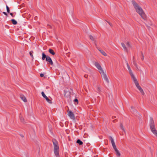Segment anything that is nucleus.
Listing matches in <instances>:
<instances>
[{"instance_id":"nucleus-1","label":"nucleus","mask_w":157,"mask_h":157,"mask_svg":"<svg viewBox=\"0 0 157 157\" xmlns=\"http://www.w3.org/2000/svg\"><path fill=\"white\" fill-rule=\"evenodd\" d=\"M132 2L136 11L141 16L144 20H147V17L141 7L135 0H132Z\"/></svg>"},{"instance_id":"nucleus-2","label":"nucleus","mask_w":157,"mask_h":157,"mask_svg":"<svg viewBox=\"0 0 157 157\" xmlns=\"http://www.w3.org/2000/svg\"><path fill=\"white\" fill-rule=\"evenodd\" d=\"M149 126L151 131L157 137V130H156L154 121L152 117L150 118Z\"/></svg>"},{"instance_id":"nucleus-3","label":"nucleus","mask_w":157,"mask_h":157,"mask_svg":"<svg viewBox=\"0 0 157 157\" xmlns=\"http://www.w3.org/2000/svg\"><path fill=\"white\" fill-rule=\"evenodd\" d=\"M52 141L54 145V153L56 157H59V147L58 142L55 139L53 140Z\"/></svg>"},{"instance_id":"nucleus-4","label":"nucleus","mask_w":157,"mask_h":157,"mask_svg":"<svg viewBox=\"0 0 157 157\" xmlns=\"http://www.w3.org/2000/svg\"><path fill=\"white\" fill-rule=\"evenodd\" d=\"M64 96L65 97H66L67 98H68V101L69 103H71V92L69 91H65Z\"/></svg>"},{"instance_id":"nucleus-5","label":"nucleus","mask_w":157,"mask_h":157,"mask_svg":"<svg viewBox=\"0 0 157 157\" xmlns=\"http://www.w3.org/2000/svg\"><path fill=\"white\" fill-rule=\"evenodd\" d=\"M94 65L95 67L99 70H100L99 71L101 75V73L103 72L104 71L103 70L102 68H101V66L97 62H95L94 63Z\"/></svg>"},{"instance_id":"nucleus-6","label":"nucleus","mask_w":157,"mask_h":157,"mask_svg":"<svg viewBox=\"0 0 157 157\" xmlns=\"http://www.w3.org/2000/svg\"><path fill=\"white\" fill-rule=\"evenodd\" d=\"M46 61L47 62L48 64L51 65L52 66L54 65L52 59L49 56L47 58L45 59Z\"/></svg>"},{"instance_id":"nucleus-7","label":"nucleus","mask_w":157,"mask_h":157,"mask_svg":"<svg viewBox=\"0 0 157 157\" xmlns=\"http://www.w3.org/2000/svg\"><path fill=\"white\" fill-rule=\"evenodd\" d=\"M41 94L42 96L46 99V101L49 103H52V101L45 94L43 91L42 92Z\"/></svg>"},{"instance_id":"nucleus-8","label":"nucleus","mask_w":157,"mask_h":157,"mask_svg":"<svg viewBox=\"0 0 157 157\" xmlns=\"http://www.w3.org/2000/svg\"><path fill=\"white\" fill-rule=\"evenodd\" d=\"M68 115L71 119L73 120H75V119L74 114L71 111H68Z\"/></svg>"},{"instance_id":"nucleus-9","label":"nucleus","mask_w":157,"mask_h":157,"mask_svg":"<svg viewBox=\"0 0 157 157\" xmlns=\"http://www.w3.org/2000/svg\"><path fill=\"white\" fill-rule=\"evenodd\" d=\"M101 74L103 77L104 79L107 82V83H109V80L106 74L104 72L102 73Z\"/></svg>"},{"instance_id":"nucleus-10","label":"nucleus","mask_w":157,"mask_h":157,"mask_svg":"<svg viewBox=\"0 0 157 157\" xmlns=\"http://www.w3.org/2000/svg\"><path fill=\"white\" fill-rule=\"evenodd\" d=\"M42 59L43 60H44L45 59H46L47 58L48 56H48L46 55L45 54L44 52H42Z\"/></svg>"},{"instance_id":"nucleus-11","label":"nucleus","mask_w":157,"mask_h":157,"mask_svg":"<svg viewBox=\"0 0 157 157\" xmlns=\"http://www.w3.org/2000/svg\"><path fill=\"white\" fill-rule=\"evenodd\" d=\"M19 118L20 120L21 121L22 123L24 124H25L26 123V122L24 121V118L23 117H22L21 115V114H20V115L19 116Z\"/></svg>"},{"instance_id":"nucleus-12","label":"nucleus","mask_w":157,"mask_h":157,"mask_svg":"<svg viewBox=\"0 0 157 157\" xmlns=\"http://www.w3.org/2000/svg\"><path fill=\"white\" fill-rule=\"evenodd\" d=\"M48 52L52 55H54L55 54V53L54 51L52 49L49 48L48 50Z\"/></svg>"},{"instance_id":"nucleus-13","label":"nucleus","mask_w":157,"mask_h":157,"mask_svg":"<svg viewBox=\"0 0 157 157\" xmlns=\"http://www.w3.org/2000/svg\"><path fill=\"white\" fill-rule=\"evenodd\" d=\"M20 98L24 102H26L27 101V100L26 98L24 95H21Z\"/></svg>"},{"instance_id":"nucleus-14","label":"nucleus","mask_w":157,"mask_h":157,"mask_svg":"<svg viewBox=\"0 0 157 157\" xmlns=\"http://www.w3.org/2000/svg\"><path fill=\"white\" fill-rule=\"evenodd\" d=\"M76 143L79 144V145H82L83 144V142L80 139H77Z\"/></svg>"},{"instance_id":"nucleus-15","label":"nucleus","mask_w":157,"mask_h":157,"mask_svg":"<svg viewBox=\"0 0 157 157\" xmlns=\"http://www.w3.org/2000/svg\"><path fill=\"white\" fill-rule=\"evenodd\" d=\"M138 89L140 90V92L141 93V94L142 95H144V92L142 88L141 87V86H140Z\"/></svg>"},{"instance_id":"nucleus-16","label":"nucleus","mask_w":157,"mask_h":157,"mask_svg":"<svg viewBox=\"0 0 157 157\" xmlns=\"http://www.w3.org/2000/svg\"><path fill=\"white\" fill-rule=\"evenodd\" d=\"M115 151L116 152V154L117 155V157H120V156H121V154L120 152L118 151V150L117 149V150Z\"/></svg>"},{"instance_id":"nucleus-17","label":"nucleus","mask_w":157,"mask_h":157,"mask_svg":"<svg viewBox=\"0 0 157 157\" xmlns=\"http://www.w3.org/2000/svg\"><path fill=\"white\" fill-rule=\"evenodd\" d=\"M121 44L122 47H123L124 49V50L126 52H127V49L125 44L124 43H121Z\"/></svg>"},{"instance_id":"nucleus-18","label":"nucleus","mask_w":157,"mask_h":157,"mask_svg":"<svg viewBox=\"0 0 157 157\" xmlns=\"http://www.w3.org/2000/svg\"><path fill=\"white\" fill-rule=\"evenodd\" d=\"M11 21L13 25H16L17 23V21L14 19H11Z\"/></svg>"},{"instance_id":"nucleus-19","label":"nucleus","mask_w":157,"mask_h":157,"mask_svg":"<svg viewBox=\"0 0 157 157\" xmlns=\"http://www.w3.org/2000/svg\"><path fill=\"white\" fill-rule=\"evenodd\" d=\"M104 56H106L107 54L105 53V52L102 50H98Z\"/></svg>"},{"instance_id":"nucleus-20","label":"nucleus","mask_w":157,"mask_h":157,"mask_svg":"<svg viewBox=\"0 0 157 157\" xmlns=\"http://www.w3.org/2000/svg\"><path fill=\"white\" fill-rule=\"evenodd\" d=\"M89 38L92 41H94L95 42L96 41V39L91 35L89 36Z\"/></svg>"},{"instance_id":"nucleus-21","label":"nucleus","mask_w":157,"mask_h":157,"mask_svg":"<svg viewBox=\"0 0 157 157\" xmlns=\"http://www.w3.org/2000/svg\"><path fill=\"white\" fill-rule=\"evenodd\" d=\"M73 101L75 105H76L78 104V100L77 98L73 100Z\"/></svg>"},{"instance_id":"nucleus-22","label":"nucleus","mask_w":157,"mask_h":157,"mask_svg":"<svg viewBox=\"0 0 157 157\" xmlns=\"http://www.w3.org/2000/svg\"><path fill=\"white\" fill-rule=\"evenodd\" d=\"M133 65L135 66L136 67L138 70V65H137V63H136V62L134 60H133Z\"/></svg>"},{"instance_id":"nucleus-23","label":"nucleus","mask_w":157,"mask_h":157,"mask_svg":"<svg viewBox=\"0 0 157 157\" xmlns=\"http://www.w3.org/2000/svg\"><path fill=\"white\" fill-rule=\"evenodd\" d=\"M109 138L111 141L112 144H115V142L114 141L113 139L111 136H109Z\"/></svg>"},{"instance_id":"nucleus-24","label":"nucleus","mask_w":157,"mask_h":157,"mask_svg":"<svg viewBox=\"0 0 157 157\" xmlns=\"http://www.w3.org/2000/svg\"><path fill=\"white\" fill-rule=\"evenodd\" d=\"M128 67V70L129 72V73L131 75V74H132L133 73L132 72V70H131V69L130 68V66H128V67Z\"/></svg>"},{"instance_id":"nucleus-25","label":"nucleus","mask_w":157,"mask_h":157,"mask_svg":"<svg viewBox=\"0 0 157 157\" xmlns=\"http://www.w3.org/2000/svg\"><path fill=\"white\" fill-rule=\"evenodd\" d=\"M131 77H132V79H133V81H135V80H136V78L135 77L134 75L133 74H132L131 75H130Z\"/></svg>"},{"instance_id":"nucleus-26","label":"nucleus","mask_w":157,"mask_h":157,"mask_svg":"<svg viewBox=\"0 0 157 157\" xmlns=\"http://www.w3.org/2000/svg\"><path fill=\"white\" fill-rule=\"evenodd\" d=\"M120 127L124 132H125L124 128L123 127V124L121 123L120 124Z\"/></svg>"},{"instance_id":"nucleus-27","label":"nucleus","mask_w":157,"mask_h":157,"mask_svg":"<svg viewBox=\"0 0 157 157\" xmlns=\"http://www.w3.org/2000/svg\"><path fill=\"white\" fill-rule=\"evenodd\" d=\"M6 8L7 12L8 13H10V9L7 5L6 6Z\"/></svg>"},{"instance_id":"nucleus-28","label":"nucleus","mask_w":157,"mask_h":157,"mask_svg":"<svg viewBox=\"0 0 157 157\" xmlns=\"http://www.w3.org/2000/svg\"><path fill=\"white\" fill-rule=\"evenodd\" d=\"M33 52L32 51H30L29 52V54H30V56L32 57L33 59Z\"/></svg>"},{"instance_id":"nucleus-29","label":"nucleus","mask_w":157,"mask_h":157,"mask_svg":"<svg viewBox=\"0 0 157 157\" xmlns=\"http://www.w3.org/2000/svg\"><path fill=\"white\" fill-rule=\"evenodd\" d=\"M144 54H143V53L141 52V59L142 60H143L144 59Z\"/></svg>"},{"instance_id":"nucleus-30","label":"nucleus","mask_w":157,"mask_h":157,"mask_svg":"<svg viewBox=\"0 0 157 157\" xmlns=\"http://www.w3.org/2000/svg\"><path fill=\"white\" fill-rule=\"evenodd\" d=\"M101 91V89L99 87H98L97 89V92L98 93H99Z\"/></svg>"},{"instance_id":"nucleus-31","label":"nucleus","mask_w":157,"mask_h":157,"mask_svg":"<svg viewBox=\"0 0 157 157\" xmlns=\"http://www.w3.org/2000/svg\"><path fill=\"white\" fill-rule=\"evenodd\" d=\"M56 66L58 68H59L60 67V65L58 63V62H57V61L56 62Z\"/></svg>"},{"instance_id":"nucleus-32","label":"nucleus","mask_w":157,"mask_h":157,"mask_svg":"<svg viewBox=\"0 0 157 157\" xmlns=\"http://www.w3.org/2000/svg\"><path fill=\"white\" fill-rule=\"evenodd\" d=\"M40 77H44V78H45V77L44 76V74H43V73L40 74Z\"/></svg>"},{"instance_id":"nucleus-33","label":"nucleus","mask_w":157,"mask_h":157,"mask_svg":"<svg viewBox=\"0 0 157 157\" xmlns=\"http://www.w3.org/2000/svg\"><path fill=\"white\" fill-rule=\"evenodd\" d=\"M136 86V87L137 88H138L140 86L139 84V83H137V84H135Z\"/></svg>"},{"instance_id":"nucleus-34","label":"nucleus","mask_w":157,"mask_h":157,"mask_svg":"<svg viewBox=\"0 0 157 157\" xmlns=\"http://www.w3.org/2000/svg\"><path fill=\"white\" fill-rule=\"evenodd\" d=\"M126 45H127V46L129 47H130V45L129 44V42H128L127 43V44H126Z\"/></svg>"},{"instance_id":"nucleus-35","label":"nucleus","mask_w":157,"mask_h":157,"mask_svg":"<svg viewBox=\"0 0 157 157\" xmlns=\"http://www.w3.org/2000/svg\"><path fill=\"white\" fill-rule=\"evenodd\" d=\"M134 82L135 84H136L138 83L137 79L134 81Z\"/></svg>"},{"instance_id":"nucleus-36","label":"nucleus","mask_w":157,"mask_h":157,"mask_svg":"<svg viewBox=\"0 0 157 157\" xmlns=\"http://www.w3.org/2000/svg\"><path fill=\"white\" fill-rule=\"evenodd\" d=\"M2 13L3 14H4V15H6V16H8V14H7V13L6 12H2Z\"/></svg>"},{"instance_id":"nucleus-37","label":"nucleus","mask_w":157,"mask_h":157,"mask_svg":"<svg viewBox=\"0 0 157 157\" xmlns=\"http://www.w3.org/2000/svg\"><path fill=\"white\" fill-rule=\"evenodd\" d=\"M10 14L12 17H14V16L13 15V13H10Z\"/></svg>"},{"instance_id":"nucleus-38","label":"nucleus","mask_w":157,"mask_h":157,"mask_svg":"<svg viewBox=\"0 0 157 157\" xmlns=\"http://www.w3.org/2000/svg\"><path fill=\"white\" fill-rule=\"evenodd\" d=\"M113 147V148L114 149V150L115 151V150H117V147H116V146H115V147Z\"/></svg>"},{"instance_id":"nucleus-39","label":"nucleus","mask_w":157,"mask_h":157,"mask_svg":"<svg viewBox=\"0 0 157 157\" xmlns=\"http://www.w3.org/2000/svg\"><path fill=\"white\" fill-rule=\"evenodd\" d=\"M88 76V75H84V77L86 78H87Z\"/></svg>"},{"instance_id":"nucleus-40","label":"nucleus","mask_w":157,"mask_h":157,"mask_svg":"<svg viewBox=\"0 0 157 157\" xmlns=\"http://www.w3.org/2000/svg\"><path fill=\"white\" fill-rule=\"evenodd\" d=\"M20 135L22 137H24V136L22 134H20Z\"/></svg>"},{"instance_id":"nucleus-41","label":"nucleus","mask_w":157,"mask_h":157,"mask_svg":"<svg viewBox=\"0 0 157 157\" xmlns=\"http://www.w3.org/2000/svg\"><path fill=\"white\" fill-rule=\"evenodd\" d=\"M107 22L111 26H112V25L111 23H110L108 22V21H107Z\"/></svg>"},{"instance_id":"nucleus-42","label":"nucleus","mask_w":157,"mask_h":157,"mask_svg":"<svg viewBox=\"0 0 157 157\" xmlns=\"http://www.w3.org/2000/svg\"><path fill=\"white\" fill-rule=\"evenodd\" d=\"M112 145L113 147L116 146L115 143L112 144Z\"/></svg>"},{"instance_id":"nucleus-43","label":"nucleus","mask_w":157,"mask_h":157,"mask_svg":"<svg viewBox=\"0 0 157 157\" xmlns=\"http://www.w3.org/2000/svg\"><path fill=\"white\" fill-rule=\"evenodd\" d=\"M116 118V117L115 116H113L112 117V119H114Z\"/></svg>"},{"instance_id":"nucleus-44","label":"nucleus","mask_w":157,"mask_h":157,"mask_svg":"<svg viewBox=\"0 0 157 157\" xmlns=\"http://www.w3.org/2000/svg\"><path fill=\"white\" fill-rule=\"evenodd\" d=\"M127 67H128V66H129L128 63H127Z\"/></svg>"},{"instance_id":"nucleus-45","label":"nucleus","mask_w":157,"mask_h":157,"mask_svg":"<svg viewBox=\"0 0 157 157\" xmlns=\"http://www.w3.org/2000/svg\"><path fill=\"white\" fill-rule=\"evenodd\" d=\"M111 154H109V156H110V157H112V156H111Z\"/></svg>"},{"instance_id":"nucleus-46","label":"nucleus","mask_w":157,"mask_h":157,"mask_svg":"<svg viewBox=\"0 0 157 157\" xmlns=\"http://www.w3.org/2000/svg\"><path fill=\"white\" fill-rule=\"evenodd\" d=\"M131 108L132 109H133V107L132 106H131Z\"/></svg>"}]
</instances>
